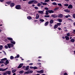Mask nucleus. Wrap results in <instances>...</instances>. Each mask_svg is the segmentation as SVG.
<instances>
[{
    "mask_svg": "<svg viewBox=\"0 0 75 75\" xmlns=\"http://www.w3.org/2000/svg\"><path fill=\"white\" fill-rule=\"evenodd\" d=\"M5 48L6 49H7V48H8V46L7 45H5Z\"/></svg>",
    "mask_w": 75,
    "mask_h": 75,
    "instance_id": "nucleus-46",
    "label": "nucleus"
},
{
    "mask_svg": "<svg viewBox=\"0 0 75 75\" xmlns=\"http://www.w3.org/2000/svg\"><path fill=\"white\" fill-rule=\"evenodd\" d=\"M15 5L14 3H13L11 4L10 6L11 7H13V6H14Z\"/></svg>",
    "mask_w": 75,
    "mask_h": 75,
    "instance_id": "nucleus-17",
    "label": "nucleus"
},
{
    "mask_svg": "<svg viewBox=\"0 0 75 75\" xmlns=\"http://www.w3.org/2000/svg\"><path fill=\"white\" fill-rule=\"evenodd\" d=\"M7 69H8L7 68L5 69H3L2 68H0V71H6Z\"/></svg>",
    "mask_w": 75,
    "mask_h": 75,
    "instance_id": "nucleus-5",
    "label": "nucleus"
},
{
    "mask_svg": "<svg viewBox=\"0 0 75 75\" xmlns=\"http://www.w3.org/2000/svg\"><path fill=\"white\" fill-rule=\"evenodd\" d=\"M37 72L39 74H43L44 73V70H41L40 71H38Z\"/></svg>",
    "mask_w": 75,
    "mask_h": 75,
    "instance_id": "nucleus-4",
    "label": "nucleus"
},
{
    "mask_svg": "<svg viewBox=\"0 0 75 75\" xmlns=\"http://www.w3.org/2000/svg\"><path fill=\"white\" fill-rule=\"evenodd\" d=\"M73 31H74L73 33H74V34H75V30H74Z\"/></svg>",
    "mask_w": 75,
    "mask_h": 75,
    "instance_id": "nucleus-63",
    "label": "nucleus"
},
{
    "mask_svg": "<svg viewBox=\"0 0 75 75\" xmlns=\"http://www.w3.org/2000/svg\"><path fill=\"white\" fill-rule=\"evenodd\" d=\"M35 9H38V7H35Z\"/></svg>",
    "mask_w": 75,
    "mask_h": 75,
    "instance_id": "nucleus-56",
    "label": "nucleus"
},
{
    "mask_svg": "<svg viewBox=\"0 0 75 75\" xmlns=\"http://www.w3.org/2000/svg\"><path fill=\"white\" fill-rule=\"evenodd\" d=\"M38 12L39 13H40V14H43V11H39Z\"/></svg>",
    "mask_w": 75,
    "mask_h": 75,
    "instance_id": "nucleus-31",
    "label": "nucleus"
},
{
    "mask_svg": "<svg viewBox=\"0 0 75 75\" xmlns=\"http://www.w3.org/2000/svg\"><path fill=\"white\" fill-rule=\"evenodd\" d=\"M33 71L32 70L29 71H26L25 72L24 74H31V73H33Z\"/></svg>",
    "mask_w": 75,
    "mask_h": 75,
    "instance_id": "nucleus-1",
    "label": "nucleus"
},
{
    "mask_svg": "<svg viewBox=\"0 0 75 75\" xmlns=\"http://www.w3.org/2000/svg\"><path fill=\"white\" fill-rule=\"evenodd\" d=\"M29 65H33V63H31L29 64Z\"/></svg>",
    "mask_w": 75,
    "mask_h": 75,
    "instance_id": "nucleus-52",
    "label": "nucleus"
},
{
    "mask_svg": "<svg viewBox=\"0 0 75 75\" xmlns=\"http://www.w3.org/2000/svg\"><path fill=\"white\" fill-rule=\"evenodd\" d=\"M59 17H60V18H62L63 17V15L62 14H59L58 16Z\"/></svg>",
    "mask_w": 75,
    "mask_h": 75,
    "instance_id": "nucleus-19",
    "label": "nucleus"
},
{
    "mask_svg": "<svg viewBox=\"0 0 75 75\" xmlns=\"http://www.w3.org/2000/svg\"><path fill=\"white\" fill-rule=\"evenodd\" d=\"M4 62L3 61V60H1L0 62V63L1 64H3V63H4Z\"/></svg>",
    "mask_w": 75,
    "mask_h": 75,
    "instance_id": "nucleus-40",
    "label": "nucleus"
},
{
    "mask_svg": "<svg viewBox=\"0 0 75 75\" xmlns=\"http://www.w3.org/2000/svg\"><path fill=\"white\" fill-rule=\"evenodd\" d=\"M7 45L9 48H10L11 47H14V45H13L10 43L8 44Z\"/></svg>",
    "mask_w": 75,
    "mask_h": 75,
    "instance_id": "nucleus-2",
    "label": "nucleus"
},
{
    "mask_svg": "<svg viewBox=\"0 0 75 75\" xmlns=\"http://www.w3.org/2000/svg\"><path fill=\"white\" fill-rule=\"evenodd\" d=\"M54 11L52 10H49V13H54Z\"/></svg>",
    "mask_w": 75,
    "mask_h": 75,
    "instance_id": "nucleus-8",
    "label": "nucleus"
},
{
    "mask_svg": "<svg viewBox=\"0 0 75 75\" xmlns=\"http://www.w3.org/2000/svg\"><path fill=\"white\" fill-rule=\"evenodd\" d=\"M24 71H23V70H21L19 72V74H23V73H24Z\"/></svg>",
    "mask_w": 75,
    "mask_h": 75,
    "instance_id": "nucleus-24",
    "label": "nucleus"
},
{
    "mask_svg": "<svg viewBox=\"0 0 75 75\" xmlns=\"http://www.w3.org/2000/svg\"><path fill=\"white\" fill-rule=\"evenodd\" d=\"M71 42H75V39H71Z\"/></svg>",
    "mask_w": 75,
    "mask_h": 75,
    "instance_id": "nucleus-22",
    "label": "nucleus"
},
{
    "mask_svg": "<svg viewBox=\"0 0 75 75\" xmlns=\"http://www.w3.org/2000/svg\"><path fill=\"white\" fill-rule=\"evenodd\" d=\"M27 18L29 20H32V18H31V17L30 16H28Z\"/></svg>",
    "mask_w": 75,
    "mask_h": 75,
    "instance_id": "nucleus-11",
    "label": "nucleus"
},
{
    "mask_svg": "<svg viewBox=\"0 0 75 75\" xmlns=\"http://www.w3.org/2000/svg\"><path fill=\"white\" fill-rule=\"evenodd\" d=\"M3 51L4 52V54H5V55H6V52H4V51Z\"/></svg>",
    "mask_w": 75,
    "mask_h": 75,
    "instance_id": "nucleus-59",
    "label": "nucleus"
},
{
    "mask_svg": "<svg viewBox=\"0 0 75 75\" xmlns=\"http://www.w3.org/2000/svg\"><path fill=\"white\" fill-rule=\"evenodd\" d=\"M64 11H65V12H66L67 13H69V12H70V11H69V10H68L67 9L64 10Z\"/></svg>",
    "mask_w": 75,
    "mask_h": 75,
    "instance_id": "nucleus-13",
    "label": "nucleus"
},
{
    "mask_svg": "<svg viewBox=\"0 0 75 75\" xmlns=\"http://www.w3.org/2000/svg\"><path fill=\"white\" fill-rule=\"evenodd\" d=\"M64 6H66V7H68V6H69V5L68 4H64Z\"/></svg>",
    "mask_w": 75,
    "mask_h": 75,
    "instance_id": "nucleus-38",
    "label": "nucleus"
},
{
    "mask_svg": "<svg viewBox=\"0 0 75 75\" xmlns=\"http://www.w3.org/2000/svg\"><path fill=\"white\" fill-rule=\"evenodd\" d=\"M38 65H41V63H38L37 64Z\"/></svg>",
    "mask_w": 75,
    "mask_h": 75,
    "instance_id": "nucleus-62",
    "label": "nucleus"
},
{
    "mask_svg": "<svg viewBox=\"0 0 75 75\" xmlns=\"http://www.w3.org/2000/svg\"><path fill=\"white\" fill-rule=\"evenodd\" d=\"M70 16H71L70 15H68V16L67 15V16H66L65 17H66V18H68V17H70Z\"/></svg>",
    "mask_w": 75,
    "mask_h": 75,
    "instance_id": "nucleus-49",
    "label": "nucleus"
},
{
    "mask_svg": "<svg viewBox=\"0 0 75 75\" xmlns=\"http://www.w3.org/2000/svg\"><path fill=\"white\" fill-rule=\"evenodd\" d=\"M57 8H54V11H55L56 10H57Z\"/></svg>",
    "mask_w": 75,
    "mask_h": 75,
    "instance_id": "nucleus-60",
    "label": "nucleus"
},
{
    "mask_svg": "<svg viewBox=\"0 0 75 75\" xmlns=\"http://www.w3.org/2000/svg\"><path fill=\"white\" fill-rule=\"evenodd\" d=\"M6 73V74H8V75H10V74H11V72L10 71H7L6 73Z\"/></svg>",
    "mask_w": 75,
    "mask_h": 75,
    "instance_id": "nucleus-6",
    "label": "nucleus"
},
{
    "mask_svg": "<svg viewBox=\"0 0 75 75\" xmlns=\"http://www.w3.org/2000/svg\"><path fill=\"white\" fill-rule=\"evenodd\" d=\"M25 68H26V67L25 66H23L22 67L23 69H25Z\"/></svg>",
    "mask_w": 75,
    "mask_h": 75,
    "instance_id": "nucleus-53",
    "label": "nucleus"
},
{
    "mask_svg": "<svg viewBox=\"0 0 75 75\" xmlns=\"http://www.w3.org/2000/svg\"><path fill=\"white\" fill-rule=\"evenodd\" d=\"M65 38H66V40H69V37H68V36H66L65 37Z\"/></svg>",
    "mask_w": 75,
    "mask_h": 75,
    "instance_id": "nucleus-9",
    "label": "nucleus"
},
{
    "mask_svg": "<svg viewBox=\"0 0 75 75\" xmlns=\"http://www.w3.org/2000/svg\"><path fill=\"white\" fill-rule=\"evenodd\" d=\"M44 17H50V15H45Z\"/></svg>",
    "mask_w": 75,
    "mask_h": 75,
    "instance_id": "nucleus-42",
    "label": "nucleus"
},
{
    "mask_svg": "<svg viewBox=\"0 0 75 75\" xmlns=\"http://www.w3.org/2000/svg\"><path fill=\"white\" fill-rule=\"evenodd\" d=\"M68 7V8H72V6L71 5H70Z\"/></svg>",
    "mask_w": 75,
    "mask_h": 75,
    "instance_id": "nucleus-15",
    "label": "nucleus"
},
{
    "mask_svg": "<svg viewBox=\"0 0 75 75\" xmlns=\"http://www.w3.org/2000/svg\"><path fill=\"white\" fill-rule=\"evenodd\" d=\"M37 6L38 7H40V6H41V4L40 3H38L37 4Z\"/></svg>",
    "mask_w": 75,
    "mask_h": 75,
    "instance_id": "nucleus-39",
    "label": "nucleus"
},
{
    "mask_svg": "<svg viewBox=\"0 0 75 75\" xmlns=\"http://www.w3.org/2000/svg\"><path fill=\"white\" fill-rule=\"evenodd\" d=\"M57 26H59L61 25V23H57Z\"/></svg>",
    "mask_w": 75,
    "mask_h": 75,
    "instance_id": "nucleus-32",
    "label": "nucleus"
},
{
    "mask_svg": "<svg viewBox=\"0 0 75 75\" xmlns=\"http://www.w3.org/2000/svg\"><path fill=\"white\" fill-rule=\"evenodd\" d=\"M7 39L8 40H10V41H11L12 40H13V39L10 38H7Z\"/></svg>",
    "mask_w": 75,
    "mask_h": 75,
    "instance_id": "nucleus-28",
    "label": "nucleus"
},
{
    "mask_svg": "<svg viewBox=\"0 0 75 75\" xmlns=\"http://www.w3.org/2000/svg\"><path fill=\"white\" fill-rule=\"evenodd\" d=\"M17 56H16L15 58L16 59V58H19V57H20V55L18 54H17Z\"/></svg>",
    "mask_w": 75,
    "mask_h": 75,
    "instance_id": "nucleus-18",
    "label": "nucleus"
},
{
    "mask_svg": "<svg viewBox=\"0 0 75 75\" xmlns=\"http://www.w3.org/2000/svg\"><path fill=\"white\" fill-rule=\"evenodd\" d=\"M45 10H48V8L47 7H45Z\"/></svg>",
    "mask_w": 75,
    "mask_h": 75,
    "instance_id": "nucleus-50",
    "label": "nucleus"
},
{
    "mask_svg": "<svg viewBox=\"0 0 75 75\" xmlns=\"http://www.w3.org/2000/svg\"><path fill=\"white\" fill-rule=\"evenodd\" d=\"M49 13V10H47L46 11V13L45 14L46 15H48L49 14V13Z\"/></svg>",
    "mask_w": 75,
    "mask_h": 75,
    "instance_id": "nucleus-21",
    "label": "nucleus"
},
{
    "mask_svg": "<svg viewBox=\"0 0 75 75\" xmlns=\"http://www.w3.org/2000/svg\"><path fill=\"white\" fill-rule=\"evenodd\" d=\"M1 61H6V60H7V59L6 58H4L1 59Z\"/></svg>",
    "mask_w": 75,
    "mask_h": 75,
    "instance_id": "nucleus-33",
    "label": "nucleus"
},
{
    "mask_svg": "<svg viewBox=\"0 0 75 75\" xmlns=\"http://www.w3.org/2000/svg\"><path fill=\"white\" fill-rule=\"evenodd\" d=\"M58 21H59V22H62V20L61 19H59L58 20Z\"/></svg>",
    "mask_w": 75,
    "mask_h": 75,
    "instance_id": "nucleus-37",
    "label": "nucleus"
},
{
    "mask_svg": "<svg viewBox=\"0 0 75 75\" xmlns=\"http://www.w3.org/2000/svg\"><path fill=\"white\" fill-rule=\"evenodd\" d=\"M50 1V0H45V2L46 3H47V2H48Z\"/></svg>",
    "mask_w": 75,
    "mask_h": 75,
    "instance_id": "nucleus-45",
    "label": "nucleus"
},
{
    "mask_svg": "<svg viewBox=\"0 0 75 75\" xmlns=\"http://www.w3.org/2000/svg\"><path fill=\"white\" fill-rule=\"evenodd\" d=\"M51 17H54L55 16L54 15H52L51 16Z\"/></svg>",
    "mask_w": 75,
    "mask_h": 75,
    "instance_id": "nucleus-61",
    "label": "nucleus"
},
{
    "mask_svg": "<svg viewBox=\"0 0 75 75\" xmlns=\"http://www.w3.org/2000/svg\"><path fill=\"white\" fill-rule=\"evenodd\" d=\"M34 69H37V67H33Z\"/></svg>",
    "mask_w": 75,
    "mask_h": 75,
    "instance_id": "nucleus-44",
    "label": "nucleus"
},
{
    "mask_svg": "<svg viewBox=\"0 0 75 75\" xmlns=\"http://www.w3.org/2000/svg\"><path fill=\"white\" fill-rule=\"evenodd\" d=\"M7 4H10V2H7Z\"/></svg>",
    "mask_w": 75,
    "mask_h": 75,
    "instance_id": "nucleus-51",
    "label": "nucleus"
},
{
    "mask_svg": "<svg viewBox=\"0 0 75 75\" xmlns=\"http://www.w3.org/2000/svg\"><path fill=\"white\" fill-rule=\"evenodd\" d=\"M11 42L12 44H14V45L16 44V42L14 41L13 40L11 41Z\"/></svg>",
    "mask_w": 75,
    "mask_h": 75,
    "instance_id": "nucleus-12",
    "label": "nucleus"
},
{
    "mask_svg": "<svg viewBox=\"0 0 75 75\" xmlns=\"http://www.w3.org/2000/svg\"><path fill=\"white\" fill-rule=\"evenodd\" d=\"M40 21H41V22H43L44 21V20L42 19H40Z\"/></svg>",
    "mask_w": 75,
    "mask_h": 75,
    "instance_id": "nucleus-43",
    "label": "nucleus"
},
{
    "mask_svg": "<svg viewBox=\"0 0 75 75\" xmlns=\"http://www.w3.org/2000/svg\"><path fill=\"white\" fill-rule=\"evenodd\" d=\"M30 69H33V67H30Z\"/></svg>",
    "mask_w": 75,
    "mask_h": 75,
    "instance_id": "nucleus-55",
    "label": "nucleus"
},
{
    "mask_svg": "<svg viewBox=\"0 0 75 75\" xmlns=\"http://www.w3.org/2000/svg\"><path fill=\"white\" fill-rule=\"evenodd\" d=\"M8 61V60H6V62L4 63V64L5 65H7L9 63Z\"/></svg>",
    "mask_w": 75,
    "mask_h": 75,
    "instance_id": "nucleus-14",
    "label": "nucleus"
},
{
    "mask_svg": "<svg viewBox=\"0 0 75 75\" xmlns=\"http://www.w3.org/2000/svg\"><path fill=\"white\" fill-rule=\"evenodd\" d=\"M72 16L75 19V14H73L72 15Z\"/></svg>",
    "mask_w": 75,
    "mask_h": 75,
    "instance_id": "nucleus-47",
    "label": "nucleus"
},
{
    "mask_svg": "<svg viewBox=\"0 0 75 75\" xmlns=\"http://www.w3.org/2000/svg\"><path fill=\"white\" fill-rule=\"evenodd\" d=\"M15 71H16V69H13L12 70V73H14V72H15Z\"/></svg>",
    "mask_w": 75,
    "mask_h": 75,
    "instance_id": "nucleus-27",
    "label": "nucleus"
},
{
    "mask_svg": "<svg viewBox=\"0 0 75 75\" xmlns=\"http://www.w3.org/2000/svg\"><path fill=\"white\" fill-rule=\"evenodd\" d=\"M16 8L18 10H20L21 9V6L20 5H18L16 6Z\"/></svg>",
    "mask_w": 75,
    "mask_h": 75,
    "instance_id": "nucleus-3",
    "label": "nucleus"
},
{
    "mask_svg": "<svg viewBox=\"0 0 75 75\" xmlns=\"http://www.w3.org/2000/svg\"><path fill=\"white\" fill-rule=\"evenodd\" d=\"M23 63H21V64H20L18 67V68H21V67H22V66H23Z\"/></svg>",
    "mask_w": 75,
    "mask_h": 75,
    "instance_id": "nucleus-7",
    "label": "nucleus"
},
{
    "mask_svg": "<svg viewBox=\"0 0 75 75\" xmlns=\"http://www.w3.org/2000/svg\"><path fill=\"white\" fill-rule=\"evenodd\" d=\"M39 17H40V16H39V15H38V14H37L36 19H38V18H39Z\"/></svg>",
    "mask_w": 75,
    "mask_h": 75,
    "instance_id": "nucleus-20",
    "label": "nucleus"
},
{
    "mask_svg": "<svg viewBox=\"0 0 75 75\" xmlns=\"http://www.w3.org/2000/svg\"><path fill=\"white\" fill-rule=\"evenodd\" d=\"M52 4L54 6H57V4L55 2H53Z\"/></svg>",
    "mask_w": 75,
    "mask_h": 75,
    "instance_id": "nucleus-30",
    "label": "nucleus"
},
{
    "mask_svg": "<svg viewBox=\"0 0 75 75\" xmlns=\"http://www.w3.org/2000/svg\"><path fill=\"white\" fill-rule=\"evenodd\" d=\"M58 28L57 25H54V28L56 29V28Z\"/></svg>",
    "mask_w": 75,
    "mask_h": 75,
    "instance_id": "nucleus-35",
    "label": "nucleus"
},
{
    "mask_svg": "<svg viewBox=\"0 0 75 75\" xmlns=\"http://www.w3.org/2000/svg\"><path fill=\"white\" fill-rule=\"evenodd\" d=\"M58 5L59 6H62V4H58Z\"/></svg>",
    "mask_w": 75,
    "mask_h": 75,
    "instance_id": "nucleus-48",
    "label": "nucleus"
},
{
    "mask_svg": "<svg viewBox=\"0 0 75 75\" xmlns=\"http://www.w3.org/2000/svg\"><path fill=\"white\" fill-rule=\"evenodd\" d=\"M14 58V57L13 56H11L10 57V59H13Z\"/></svg>",
    "mask_w": 75,
    "mask_h": 75,
    "instance_id": "nucleus-29",
    "label": "nucleus"
},
{
    "mask_svg": "<svg viewBox=\"0 0 75 75\" xmlns=\"http://www.w3.org/2000/svg\"><path fill=\"white\" fill-rule=\"evenodd\" d=\"M67 36L69 37L70 36V33H67Z\"/></svg>",
    "mask_w": 75,
    "mask_h": 75,
    "instance_id": "nucleus-36",
    "label": "nucleus"
},
{
    "mask_svg": "<svg viewBox=\"0 0 75 75\" xmlns=\"http://www.w3.org/2000/svg\"><path fill=\"white\" fill-rule=\"evenodd\" d=\"M64 75H68V74L67 73H65L64 74Z\"/></svg>",
    "mask_w": 75,
    "mask_h": 75,
    "instance_id": "nucleus-54",
    "label": "nucleus"
},
{
    "mask_svg": "<svg viewBox=\"0 0 75 75\" xmlns=\"http://www.w3.org/2000/svg\"><path fill=\"white\" fill-rule=\"evenodd\" d=\"M47 4L45 3H43V6H46Z\"/></svg>",
    "mask_w": 75,
    "mask_h": 75,
    "instance_id": "nucleus-41",
    "label": "nucleus"
},
{
    "mask_svg": "<svg viewBox=\"0 0 75 75\" xmlns=\"http://www.w3.org/2000/svg\"><path fill=\"white\" fill-rule=\"evenodd\" d=\"M33 4H36V3H38V2L37 1L35 0H33Z\"/></svg>",
    "mask_w": 75,
    "mask_h": 75,
    "instance_id": "nucleus-10",
    "label": "nucleus"
},
{
    "mask_svg": "<svg viewBox=\"0 0 75 75\" xmlns=\"http://www.w3.org/2000/svg\"><path fill=\"white\" fill-rule=\"evenodd\" d=\"M32 3H33V0H32L31 1H29L28 2V4H32Z\"/></svg>",
    "mask_w": 75,
    "mask_h": 75,
    "instance_id": "nucleus-16",
    "label": "nucleus"
},
{
    "mask_svg": "<svg viewBox=\"0 0 75 75\" xmlns=\"http://www.w3.org/2000/svg\"><path fill=\"white\" fill-rule=\"evenodd\" d=\"M3 48V46L2 45H0V50H1Z\"/></svg>",
    "mask_w": 75,
    "mask_h": 75,
    "instance_id": "nucleus-26",
    "label": "nucleus"
},
{
    "mask_svg": "<svg viewBox=\"0 0 75 75\" xmlns=\"http://www.w3.org/2000/svg\"><path fill=\"white\" fill-rule=\"evenodd\" d=\"M54 18H56V17H57V16L55 15H54Z\"/></svg>",
    "mask_w": 75,
    "mask_h": 75,
    "instance_id": "nucleus-58",
    "label": "nucleus"
},
{
    "mask_svg": "<svg viewBox=\"0 0 75 75\" xmlns=\"http://www.w3.org/2000/svg\"><path fill=\"white\" fill-rule=\"evenodd\" d=\"M3 75H7V74H6V73H4L3 74Z\"/></svg>",
    "mask_w": 75,
    "mask_h": 75,
    "instance_id": "nucleus-64",
    "label": "nucleus"
},
{
    "mask_svg": "<svg viewBox=\"0 0 75 75\" xmlns=\"http://www.w3.org/2000/svg\"><path fill=\"white\" fill-rule=\"evenodd\" d=\"M0 1L1 2H3V1H4V0H0Z\"/></svg>",
    "mask_w": 75,
    "mask_h": 75,
    "instance_id": "nucleus-57",
    "label": "nucleus"
},
{
    "mask_svg": "<svg viewBox=\"0 0 75 75\" xmlns=\"http://www.w3.org/2000/svg\"><path fill=\"white\" fill-rule=\"evenodd\" d=\"M48 23H49L48 22H46L45 24V26H47L48 25Z\"/></svg>",
    "mask_w": 75,
    "mask_h": 75,
    "instance_id": "nucleus-23",
    "label": "nucleus"
},
{
    "mask_svg": "<svg viewBox=\"0 0 75 75\" xmlns=\"http://www.w3.org/2000/svg\"><path fill=\"white\" fill-rule=\"evenodd\" d=\"M53 22H54V21L53 20H51L50 21V24H52V23H53Z\"/></svg>",
    "mask_w": 75,
    "mask_h": 75,
    "instance_id": "nucleus-34",
    "label": "nucleus"
},
{
    "mask_svg": "<svg viewBox=\"0 0 75 75\" xmlns=\"http://www.w3.org/2000/svg\"><path fill=\"white\" fill-rule=\"evenodd\" d=\"M29 68V66H27L25 67V71H28V69Z\"/></svg>",
    "mask_w": 75,
    "mask_h": 75,
    "instance_id": "nucleus-25",
    "label": "nucleus"
}]
</instances>
